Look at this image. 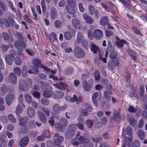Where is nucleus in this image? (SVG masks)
I'll return each mask as SVG.
<instances>
[{
	"label": "nucleus",
	"mask_w": 147,
	"mask_h": 147,
	"mask_svg": "<svg viewBox=\"0 0 147 147\" xmlns=\"http://www.w3.org/2000/svg\"><path fill=\"white\" fill-rule=\"evenodd\" d=\"M73 53L74 56L79 58H83L85 55L84 51L78 46H76L75 48Z\"/></svg>",
	"instance_id": "f257e3e1"
},
{
	"label": "nucleus",
	"mask_w": 147,
	"mask_h": 147,
	"mask_svg": "<svg viewBox=\"0 0 147 147\" xmlns=\"http://www.w3.org/2000/svg\"><path fill=\"white\" fill-rule=\"evenodd\" d=\"M67 107V105L65 104L63 106H61L59 104H57L54 105L53 107V112L56 114H59L61 113V111H64Z\"/></svg>",
	"instance_id": "f03ea898"
},
{
	"label": "nucleus",
	"mask_w": 147,
	"mask_h": 147,
	"mask_svg": "<svg viewBox=\"0 0 147 147\" xmlns=\"http://www.w3.org/2000/svg\"><path fill=\"white\" fill-rule=\"evenodd\" d=\"M107 90L104 91V95L105 99L108 101H110L111 100V95L113 94L112 92V87L111 85L107 86Z\"/></svg>",
	"instance_id": "7ed1b4c3"
},
{
	"label": "nucleus",
	"mask_w": 147,
	"mask_h": 147,
	"mask_svg": "<svg viewBox=\"0 0 147 147\" xmlns=\"http://www.w3.org/2000/svg\"><path fill=\"white\" fill-rule=\"evenodd\" d=\"M53 140L55 144L58 146L63 142V138L62 136H60L58 133H56L54 134Z\"/></svg>",
	"instance_id": "20e7f679"
},
{
	"label": "nucleus",
	"mask_w": 147,
	"mask_h": 147,
	"mask_svg": "<svg viewBox=\"0 0 147 147\" xmlns=\"http://www.w3.org/2000/svg\"><path fill=\"white\" fill-rule=\"evenodd\" d=\"M53 85L55 88L61 90H65L68 86L67 84L61 82H59V83H54Z\"/></svg>",
	"instance_id": "39448f33"
},
{
	"label": "nucleus",
	"mask_w": 147,
	"mask_h": 147,
	"mask_svg": "<svg viewBox=\"0 0 147 147\" xmlns=\"http://www.w3.org/2000/svg\"><path fill=\"white\" fill-rule=\"evenodd\" d=\"M93 84V81H87L84 80L83 82V86L84 90L87 91H89L91 88Z\"/></svg>",
	"instance_id": "423d86ee"
},
{
	"label": "nucleus",
	"mask_w": 147,
	"mask_h": 147,
	"mask_svg": "<svg viewBox=\"0 0 147 147\" xmlns=\"http://www.w3.org/2000/svg\"><path fill=\"white\" fill-rule=\"evenodd\" d=\"M14 46L16 48L19 49L20 47L25 48L26 45L24 40H19L15 41Z\"/></svg>",
	"instance_id": "0eeeda50"
},
{
	"label": "nucleus",
	"mask_w": 147,
	"mask_h": 147,
	"mask_svg": "<svg viewBox=\"0 0 147 147\" xmlns=\"http://www.w3.org/2000/svg\"><path fill=\"white\" fill-rule=\"evenodd\" d=\"M9 81L13 85H15L17 82V78L15 74L13 73L9 74L8 77Z\"/></svg>",
	"instance_id": "6e6552de"
},
{
	"label": "nucleus",
	"mask_w": 147,
	"mask_h": 147,
	"mask_svg": "<svg viewBox=\"0 0 147 147\" xmlns=\"http://www.w3.org/2000/svg\"><path fill=\"white\" fill-rule=\"evenodd\" d=\"M19 125L22 127L25 126L28 121L29 118L27 117H18Z\"/></svg>",
	"instance_id": "1a4fd4ad"
},
{
	"label": "nucleus",
	"mask_w": 147,
	"mask_h": 147,
	"mask_svg": "<svg viewBox=\"0 0 147 147\" xmlns=\"http://www.w3.org/2000/svg\"><path fill=\"white\" fill-rule=\"evenodd\" d=\"M103 36V32L100 30L96 29L94 31V36L96 39H101L102 37Z\"/></svg>",
	"instance_id": "9d476101"
},
{
	"label": "nucleus",
	"mask_w": 147,
	"mask_h": 147,
	"mask_svg": "<svg viewBox=\"0 0 147 147\" xmlns=\"http://www.w3.org/2000/svg\"><path fill=\"white\" fill-rule=\"evenodd\" d=\"M2 36L3 39L6 42L9 43H12L13 41V39L12 36H9L6 32L2 33Z\"/></svg>",
	"instance_id": "9b49d317"
},
{
	"label": "nucleus",
	"mask_w": 147,
	"mask_h": 147,
	"mask_svg": "<svg viewBox=\"0 0 147 147\" xmlns=\"http://www.w3.org/2000/svg\"><path fill=\"white\" fill-rule=\"evenodd\" d=\"M29 139L27 136H25L22 138L19 142V145L21 147L26 146L29 143Z\"/></svg>",
	"instance_id": "f8f14e48"
},
{
	"label": "nucleus",
	"mask_w": 147,
	"mask_h": 147,
	"mask_svg": "<svg viewBox=\"0 0 147 147\" xmlns=\"http://www.w3.org/2000/svg\"><path fill=\"white\" fill-rule=\"evenodd\" d=\"M37 115L40 121L45 123L47 122V117L46 115L42 111H39L37 112Z\"/></svg>",
	"instance_id": "ddd939ff"
},
{
	"label": "nucleus",
	"mask_w": 147,
	"mask_h": 147,
	"mask_svg": "<svg viewBox=\"0 0 147 147\" xmlns=\"http://www.w3.org/2000/svg\"><path fill=\"white\" fill-rule=\"evenodd\" d=\"M14 99L13 95L11 94L7 95L5 98V100L7 104L8 105H10L12 103Z\"/></svg>",
	"instance_id": "4468645a"
},
{
	"label": "nucleus",
	"mask_w": 147,
	"mask_h": 147,
	"mask_svg": "<svg viewBox=\"0 0 147 147\" xmlns=\"http://www.w3.org/2000/svg\"><path fill=\"white\" fill-rule=\"evenodd\" d=\"M72 24L75 28L80 29L82 27V24L77 19H74L71 21Z\"/></svg>",
	"instance_id": "2eb2a0df"
},
{
	"label": "nucleus",
	"mask_w": 147,
	"mask_h": 147,
	"mask_svg": "<svg viewBox=\"0 0 147 147\" xmlns=\"http://www.w3.org/2000/svg\"><path fill=\"white\" fill-rule=\"evenodd\" d=\"M118 59H115V60L110 61L108 62V67L112 71L114 67V65L118 66L119 64Z\"/></svg>",
	"instance_id": "dca6fc26"
},
{
	"label": "nucleus",
	"mask_w": 147,
	"mask_h": 147,
	"mask_svg": "<svg viewBox=\"0 0 147 147\" xmlns=\"http://www.w3.org/2000/svg\"><path fill=\"white\" fill-rule=\"evenodd\" d=\"M65 9L67 12L69 14L71 15L73 17L75 18L76 17L75 13H76V11L74 8H72L70 9L69 7L67 5L65 7Z\"/></svg>",
	"instance_id": "f3484780"
},
{
	"label": "nucleus",
	"mask_w": 147,
	"mask_h": 147,
	"mask_svg": "<svg viewBox=\"0 0 147 147\" xmlns=\"http://www.w3.org/2000/svg\"><path fill=\"white\" fill-rule=\"evenodd\" d=\"M10 54L6 55L5 59L6 63L9 65H11L13 61L15 59V56H11Z\"/></svg>",
	"instance_id": "a211bd4d"
},
{
	"label": "nucleus",
	"mask_w": 147,
	"mask_h": 147,
	"mask_svg": "<svg viewBox=\"0 0 147 147\" xmlns=\"http://www.w3.org/2000/svg\"><path fill=\"white\" fill-rule=\"evenodd\" d=\"M28 115L30 117H33L35 114V112L34 109L31 107L28 108L27 111Z\"/></svg>",
	"instance_id": "6ab92c4d"
},
{
	"label": "nucleus",
	"mask_w": 147,
	"mask_h": 147,
	"mask_svg": "<svg viewBox=\"0 0 147 147\" xmlns=\"http://www.w3.org/2000/svg\"><path fill=\"white\" fill-rule=\"evenodd\" d=\"M83 18L86 22L88 24H92L94 22V20L93 18L86 14L83 15Z\"/></svg>",
	"instance_id": "aec40b11"
},
{
	"label": "nucleus",
	"mask_w": 147,
	"mask_h": 147,
	"mask_svg": "<svg viewBox=\"0 0 147 147\" xmlns=\"http://www.w3.org/2000/svg\"><path fill=\"white\" fill-rule=\"evenodd\" d=\"M24 81L25 87L27 88H30L32 85L33 81L32 80L29 78H26Z\"/></svg>",
	"instance_id": "412c9836"
},
{
	"label": "nucleus",
	"mask_w": 147,
	"mask_h": 147,
	"mask_svg": "<svg viewBox=\"0 0 147 147\" xmlns=\"http://www.w3.org/2000/svg\"><path fill=\"white\" fill-rule=\"evenodd\" d=\"M57 16V13L56 9L54 7H51V18L54 19Z\"/></svg>",
	"instance_id": "4be33fe9"
},
{
	"label": "nucleus",
	"mask_w": 147,
	"mask_h": 147,
	"mask_svg": "<svg viewBox=\"0 0 147 147\" xmlns=\"http://www.w3.org/2000/svg\"><path fill=\"white\" fill-rule=\"evenodd\" d=\"M107 50L109 52L114 51L115 50L114 45L112 44V42L111 40L108 42Z\"/></svg>",
	"instance_id": "5701e85b"
},
{
	"label": "nucleus",
	"mask_w": 147,
	"mask_h": 147,
	"mask_svg": "<svg viewBox=\"0 0 147 147\" xmlns=\"http://www.w3.org/2000/svg\"><path fill=\"white\" fill-rule=\"evenodd\" d=\"M100 106L102 109L104 110H109L110 108V104L105 101L102 102L100 104Z\"/></svg>",
	"instance_id": "b1692460"
},
{
	"label": "nucleus",
	"mask_w": 147,
	"mask_h": 147,
	"mask_svg": "<svg viewBox=\"0 0 147 147\" xmlns=\"http://www.w3.org/2000/svg\"><path fill=\"white\" fill-rule=\"evenodd\" d=\"M64 94L62 91H56L54 93V98L59 99L62 98Z\"/></svg>",
	"instance_id": "393cba45"
},
{
	"label": "nucleus",
	"mask_w": 147,
	"mask_h": 147,
	"mask_svg": "<svg viewBox=\"0 0 147 147\" xmlns=\"http://www.w3.org/2000/svg\"><path fill=\"white\" fill-rule=\"evenodd\" d=\"M108 19L107 16H103L101 18L100 23L102 26H105L108 25Z\"/></svg>",
	"instance_id": "a878e982"
},
{
	"label": "nucleus",
	"mask_w": 147,
	"mask_h": 147,
	"mask_svg": "<svg viewBox=\"0 0 147 147\" xmlns=\"http://www.w3.org/2000/svg\"><path fill=\"white\" fill-rule=\"evenodd\" d=\"M24 80H20L19 82V86L18 89L20 92H23L25 90V87L24 85Z\"/></svg>",
	"instance_id": "bb28decb"
},
{
	"label": "nucleus",
	"mask_w": 147,
	"mask_h": 147,
	"mask_svg": "<svg viewBox=\"0 0 147 147\" xmlns=\"http://www.w3.org/2000/svg\"><path fill=\"white\" fill-rule=\"evenodd\" d=\"M41 62V61L37 59H33L32 61V63L36 67H40L42 65Z\"/></svg>",
	"instance_id": "cd10ccee"
},
{
	"label": "nucleus",
	"mask_w": 147,
	"mask_h": 147,
	"mask_svg": "<svg viewBox=\"0 0 147 147\" xmlns=\"http://www.w3.org/2000/svg\"><path fill=\"white\" fill-rule=\"evenodd\" d=\"M48 38L49 39L50 42L52 43L55 40H57L56 34L54 32L50 34L48 36Z\"/></svg>",
	"instance_id": "c85d7f7f"
},
{
	"label": "nucleus",
	"mask_w": 147,
	"mask_h": 147,
	"mask_svg": "<svg viewBox=\"0 0 147 147\" xmlns=\"http://www.w3.org/2000/svg\"><path fill=\"white\" fill-rule=\"evenodd\" d=\"M53 89L52 87H51L50 90H47L45 91L43 94V95L46 97H49L52 94V91Z\"/></svg>",
	"instance_id": "c756f323"
},
{
	"label": "nucleus",
	"mask_w": 147,
	"mask_h": 147,
	"mask_svg": "<svg viewBox=\"0 0 147 147\" xmlns=\"http://www.w3.org/2000/svg\"><path fill=\"white\" fill-rule=\"evenodd\" d=\"M28 75V69L26 66H24L22 68V75L23 77H25Z\"/></svg>",
	"instance_id": "7c9ffc66"
},
{
	"label": "nucleus",
	"mask_w": 147,
	"mask_h": 147,
	"mask_svg": "<svg viewBox=\"0 0 147 147\" xmlns=\"http://www.w3.org/2000/svg\"><path fill=\"white\" fill-rule=\"evenodd\" d=\"M111 53L109 55V57L111 61H113L115 59H117L116 58L117 57V54L116 51H114L110 52Z\"/></svg>",
	"instance_id": "2f4dec72"
},
{
	"label": "nucleus",
	"mask_w": 147,
	"mask_h": 147,
	"mask_svg": "<svg viewBox=\"0 0 147 147\" xmlns=\"http://www.w3.org/2000/svg\"><path fill=\"white\" fill-rule=\"evenodd\" d=\"M77 42L79 43H81L82 41L84 40V36L82 32H78L77 35Z\"/></svg>",
	"instance_id": "473e14b6"
},
{
	"label": "nucleus",
	"mask_w": 147,
	"mask_h": 147,
	"mask_svg": "<svg viewBox=\"0 0 147 147\" xmlns=\"http://www.w3.org/2000/svg\"><path fill=\"white\" fill-rule=\"evenodd\" d=\"M39 109L41 111H42L45 113L47 116L50 115V111L48 108L44 107L42 106H40Z\"/></svg>",
	"instance_id": "72a5a7b5"
},
{
	"label": "nucleus",
	"mask_w": 147,
	"mask_h": 147,
	"mask_svg": "<svg viewBox=\"0 0 147 147\" xmlns=\"http://www.w3.org/2000/svg\"><path fill=\"white\" fill-rule=\"evenodd\" d=\"M13 73L16 74L18 76H19L21 75V68L18 67H15L13 69Z\"/></svg>",
	"instance_id": "f704fd0d"
},
{
	"label": "nucleus",
	"mask_w": 147,
	"mask_h": 147,
	"mask_svg": "<svg viewBox=\"0 0 147 147\" xmlns=\"http://www.w3.org/2000/svg\"><path fill=\"white\" fill-rule=\"evenodd\" d=\"M36 122L33 119L29 120L28 123V126L30 128H34L36 125Z\"/></svg>",
	"instance_id": "c9c22d12"
},
{
	"label": "nucleus",
	"mask_w": 147,
	"mask_h": 147,
	"mask_svg": "<svg viewBox=\"0 0 147 147\" xmlns=\"http://www.w3.org/2000/svg\"><path fill=\"white\" fill-rule=\"evenodd\" d=\"M83 106L84 109L88 111V112H91L92 110V106L87 103H84L83 104Z\"/></svg>",
	"instance_id": "e433bc0d"
},
{
	"label": "nucleus",
	"mask_w": 147,
	"mask_h": 147,
	"mask_svg": "<svg viewBox=\"0 0 147 147\" xmlns=\"http://www.w3.org/2000/svg\"><path fill=\"white\" fill-rule=\"evenodd\" d=\"M73 72V69L71 67H69L65 69L64 73L67 75H69L72 74Z\"/></svg>",
	"instance_id": "4c0bfd02"
},
{
	"label": "nucleus",
	"mask_w": 147,
	"mask_h": 147,
	"mask_svg": "<svg viewBox=\"0 0 147 147\" xmlns=\"http://www.w3.org/2000/svg\"><path fill=\"white\" fill-rule=\"evenodd\" d=\"M42 136L43 137L49 138L51 137V132L48 130H45L43 131Z\"/></svg>",
	"instance_id": "58836bf2"
},
{
	"label": "nucleus",
	"mask_w": 147,
	"mask_h": 147,
	"mask_svg": "<svg viewBox=\"0 0 147 147\" xmlns=\"http://www.w3.org/2000/svg\"><path fill=\"white\" fill-rule=\"evenodd\" d=\"M23 111L22 108L21 107L20 105H18L16 110V113L18 117H19V114L21 113Z\"/></svg>",
	"instance_id": "ea45409f"
},
{
	"label": "nucleus",
	"mask_w": 147,
	"mask_h": 147,
	"mask_svg": "<svg viewBox=\"0 0 147 147\" xmlns=\"http://www.w3.org/2000/svg\"><path fill=\"white\" fill-rule=\"evenodd\" d=\"M86 141L84 144V147H93V144L92 142H90V140L89 138L87 139Z\"/></svg>",
	"instance_id": "a19ab883"
},
{
	"label": "nucleus",
	"mask_w": 147,
	"mask_h": 147,
	"mask_svg": "<svg viewBox=\"0 0 147 147\" xmlns=\"http://www.w3.org/2000/svg\"><path fill=\"white\" fill-rule=\"evenodd\" d=\"M59 122L62 126L64 127L66 126L68 124V122L67 119L64 118H62L61 119L59 120Z\"/></svg>",
	"instance_id": "79ce46f5"
},
{
	"label": "nucleus",
	"mask_w": 147,
	"mask_h": 147,
	"mask_svg": "<svg viewBox=\"0 0 147 147\" xmlns=\"http://www.w3.org/2000/svg\"><path fill=\"white\" fill-rule=\"evenodd\" d=\"M65 39L67 40H70L71 38V33L69 32H65L64 33Z\"/></svg>",
	"instance_id": "37998d69"
},
{
	"label": "nucleus",
	"mask_w": 147,
	"mask_h": 147,
	"mask_svg": "<svg viewBox=\"0 0 147 147\" xmlns=\"http://www.w3.org/2000/svg\"><path fill=\"white\" fill-rule=\"evenodd\" d=\"M91 50L94 54H95L97 53V50H98V48L92 42L91 46Z\"/></svg>",
	"instance_id": "c03bdc74"
},
{
	"label": "nucleus",
	"mask_w": 147,
	"mask_h": 147,
	"mask_svg": "<svg viewBox=\"0 0 147 147\" xmlns=\"http://www.w3.org/2000/svg\"><path fill=\"white\" fill-rule=\"evenodd\" d=\"M80 114L82 116L84 117L88 115V111L84 108L80 109Z\"/></svg>",
	"instance_id": "a18cd8bd"
},
{
	"label": "nucleus",
	"mask_w": 147,
	"mask_h": 147,
	"mask_svg": "<svg viewBox=\"0 0 147 147\" xmlns=\"http://www.w3.org/2000/svg\"><path fill=\"white\" fill-rule=\"evenodd\" d=\"M94 121L90 119H87L86 121V123L87 126L89 128L93 126Z\"/></svg>",
	"instance_id": "49530a36"
},
{
	"label": "nucleus",
	"mask_w": 147,
	"mask_h": 147,
	"mask_svg": "<svg viewBox=\"0 0 147 147\" xmlns=\"http://www.w3.org/2000/svg\"><path fill=\"white\" fill-rule=\"evenodd\" d=\"M63 127L60 123L57 122L55 125V128L58 131H61L63 129Z\"/></svg>",
	"instance_id": "de8ad7c7"
},
{
	"label": "nucleus",
	"mask_w": 147,
	"mask_h": 147,
	"mask_svg": "<svg viewBox=\"0 0 147 147\" xmlns=\"http://www.w3.org/2000/svg\"><path fill=\"white\" fill-rule=\"evenodd\" d=\"M132 28L134 32L135 33L138 34L141 36H143V34H142L140 31L138 29L137 27L135 26H133Z\"/></svg>",
	"instance_id": "09e8293b"
},
{
	"label": "nucleus",
	"mask_w": 147,
	"mask_h": 147,
	"mask_svg": "<svg viewBox=\"0 0 147 147\" xmlns=\"http://www.w3.org/2000/svg\"><path fill=\"white\" fill-rule=\"evenodd\" d=\"M74 133L69 131H67L65 134V136L67 139H70L74 135Z\"/></svg>",
	"instance_id": "8fccbe9b"
},
{
	"label": "nucleus",
	"mask_w": 147,
	"mask_h": 147,
	"mask_svg": "<svg viewBox=\"0 0 147 147\" xmlns=\"http://www.w3.org/2000/svg\"><path fill=\"white\" fill-rule=\"evenodd\" d=\"M62 25V22L61 21L59 20H56L54 22V25L57 28H60Z\"/></svg>",
	"instance_id": "3c124183"
},
{
	"label": "nucleus",
	"mask_w": 147,
	"mask_h": 147,
	"mask_svg": "<svg viewBox=\"0 0 147 147\" xmlns=\"http://www.w3.org/2000/svg\"><path fill=\"white\" fill-rule=\"evenodd\" d=\"M140 139L143 140L145 138V134L144 132L142 130H140L138 133Z\"/></svg>",
	"instance_id": "603ef678"
},
{
	"label": "nucleus",
	"mask_w": 147,
	"mask_h": 147,
	"mask_svg": "<svg viewBox=\"0 0 147 147\" xmlns=\"http://www.w3.org/2000/svg\"><path fill=\"white\" fill-rule=\"evenodd\" d=\"M125 132L126 134L129 136H131L133 133L132 129L129 126H127Z\"/></svg>",
	"instance_id": "864d4df0"
},
{
	"label": "nucleus",
	"mask_w": 147,
	"mask_h": 147,
	"mask_svg": "<svg viewBox=\"0 0 147 147\" xmlns=\"http://www.w3.org/2000/svg\"><path fill=\"white\" fill-rule=\"evenodd\" d=\"M138 109L136 108H134L133 106L129 105L128 109V111L131 113H134L137 112Z\"/></svg>",
	"instance_id": "5fc2aeb1"
},
{
	"label": "nucleus",
	"mask_w": 147,
	"mask_h": 147,
	"mask_svg": "<svg viewBox=\"0 0 147 147\" xmlns=\"http://www.w3.org/2000/svg\"><path fill=\"white\" fill-rule=\"evenodd\" d=\"M127 120L129 121V123L132 126H134L136 124L137 121L133 118H128Z\"/></svg>",
	"instance_id": "6e6d98bb"
},
{
	"label": "nucleus",
	"mask_w": 147,
	"mask_h": 147,
	"mask_svg": "<svg viewBox=\"0 0 147 147\" xmlns=\"http://www.w3.org/2000/svg\"><path fill=\"white\" fill-rule=\"evenodd\" d=\"M88 139V138H86L83 136H80L78 138V140L80 143L81 144H85L86 142V140Z\"/></svg>",
	"instance_id": "4d7b16f0"
},
{
	"label": "nucleus",
	"mask_w": 147,
	"mask_h": 147,
	"mask_svg": "<svg viewBox=\"0 0 147 147\" xmlns=\"http://www.w3.org/2000/svg\"><path fill=\"white\" fill-rule=\"evenodd\" d=\"M1 91L3 94L6 93L7 91V87L6 84H3L1 87Z\"/></svg>",
	"instance_id": "13d9d810"
},
{
	"label": "nucleus",
	"mask_w": 147,
	"mask_h": 147,
	"mask_svg": "<svg viewBox=\"0 0 147 147\" xmlns=\"http://www.w3.org/2000/svg\"><path fill=\"white\" fill-rule=\"evenodd\" d=\"M0 47L2 49V51L3 53H4L7 51L9 48V46L4 44H1L0 45Z\"/></svg>",
	"instance_id": "bf43d9fd"
},
{
	"label": "nucleus",
	"mask_w": 147,
	"mask_h": 147,
	"mask_svg": "<svg viewBox=\"0 0 147 147\" xmlns=\"http://www.w3.org/2000/svg\"><path fill=\"white\" fill-rule=\"evenodd\" d=\"M15 60L16 64L18 66H20L22 64V60L19 57H16Z\"/></svg>",
	"instance_id": "052dcab7"
},
{
	"label": "nucleus",
	"mask_w": 147,
	"mask_h": 147,
	"mask_svg": "<svg viewBox=\"0 0 147 147\" xmlns=\"http://www.w3.org/2000/svg\"><path fill=\"white\" fill-rule=\"evenodd\" d=\"M140 143L138 140H135L133 142L132 144V147H139L140 146Z\"/></svg>",
	"instance_id": "680f3d73"
},
{
	"label": "nucleus",
	"mask_w": 147,
	"mask_h": 147,
	"mask_svg": "<svg viewBox=\"0 0 147 147\" xmlns=\"http://www.w3.org/2000/svg\"><path fill=\"white\" fill-rule=\"evenodd\" d=\"M94 76L96 80L98 81L100 79V76L98 71L96 70L94 71Z\"/></svg>",
	"instance_id": "e2e57ef3"
},
{
	"label": "nucleus",
	"mask_w": 147,
	"mask_h": 147,
	"mask_svg": "<svg viewBox=\"0 0 147 147\" xmlns=\"http://www.w3.org/2000/svg\"><path fill=\"white\" fill-rule=\"evenodd\" d=\"M41 5L42 9V13H45L46 11V6L44 0H42L41 1Z\"/></svg>",
	"instance_id": "0e129e2a"
},
{
	"label": "nucleus",
	"mask_w": 147,
	"mask_h": 147,
	"mask_svg": "<svg viewBox=\"0 0 147 147\" xmlns=\"http://www.w3.org/2000/svg\"><path fill=\"white\" fill-rule=\"evenodd\" d=\"M25 98L27 102L30 103L31 102L32 99L31 95L26 94L25 96Z\"/></svg>",
	"instance_id": "69168bd1"
},
{
	"label": "nucleus",
	"mask_w": 147,
	"mask_h": 147,
	"mask_svg": "<svg viewBox=\"0 0 147 147\" xmlns=\"http://www.w3.org/2000/svg\"><path fill=\"white\" fill-rule=\"evenodd\" d=\"M24 20L29 23L31 24L32 23V20L28 17L27 14L24 15Z\"/></svg>",
	"instance_id": "338daca9"
},
{
	"label": "nucleus",
	"mask_w": 147,
	"mask_h": 147,
	"mask_svg": "<svg viewBox=\"0 0 147 147\" xmlns=\"http://www.w3.org/2000/svg\"><path fill=\"white\" fill-rule=\"evenodd\" d=\"M46 146L47 147H55L53 142L50 140H49L47 141Z\"/></svg>",
	"instance_id": "774afa93"
}]
</instances>
